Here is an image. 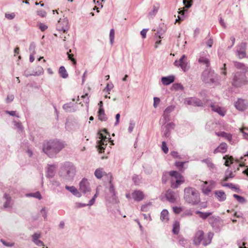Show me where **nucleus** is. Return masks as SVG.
Returning a JSON list of instances; mask_svg holds the SVG:
<instances>
[{"label":"nucleus","instance_id":"423d86ee","mask_svg":"<svg viewBox=\"0 0 248 248\" xmlns=\"http://www.w3.org/2000/svg\"><path fill=\"white\" fill-rule=\"evenodd\" d=\"M69 28L68 20L67 18H60L56 25V29L58 31L66 32Z\"/></svg>","mask_w":248,"mask_h":248},{"label":"nucleus","instance_id":"a19ab883","mask_svg":"<svg viewBox=\"0 0 248 248\" xmlns=\"http://www.w3.org/2000/svg\"><path fill=\"white\" fill-rule=\"evenodd\" d=\"M109 192L112 194V198L114 199L116 197V193L114 186L111 181L109 182Z\"/></svg>","mask_w":248,"mask_h":248},{"label":"nucleus","instance_id":"864d4df0","mask_svg":"<svg viewBox=\"0 0 248 248\" xmlns=\"http://www.w3.org/2000/svg\"><path fill=\"white\" fill-rule=\"evenodd\" d=\"M161 148L164 153L167 154L168 152L169 149L167 146L166 141H163L162 142Z\"/></svg>","mask_w":248,"mask_h":248},{"label":"nucleus","instance_id":"a878e982","mask_svg":"<svg viewBox=\"0 0 248 248\" xmlns=\"http://www.w3.org/2000/svg\"><path fill=\"white\" fill-rule=\"evenodd\" d=\"M235 176L232 170H230L229 169H227L225 171L224 177L223 179L224 181H227L230 178H232Z\"/></svg>","mask_w":248,"mask_h":248},{"label":"nucleus","instance_id":"7c9ffc66","mask_svg":"<svg viewBox=\"0 0 248 248\" xmlns=\"http://www.w3.org/2000/svg\"><path fill=\"white\" fill-rule=\"evenodd\" d=\"M107 141H103L100 142H98V145L97 146L98 150L100 153H102L104 152V150L105 149L106 146L107 145Z\"/></svg>","mask_w":248,"mask_h":248},{"label":"nucleus","instance_id":"13d9d810","mask_svg":"<svg viewBox=\"0 0 248 248\" xmlns=\"http://www.w3.org/2000/svg\"><path fill=\"white\" fill-rule=\"evenodd\" d=\"M168 175H169L168 172H163L162 177V182L163 184L166 183L167 180H168Z\"/></svg>","mask_w":248,"mask_h":248},{"label":"nucleus","instance_id":"7ed1b4c3","mask_svg":"<svg viewBox=\"0 0 248 248\" xmlns=\"http://www.w3.org/2000/svg\"><path fill=\"white\" fill-rule=\"evenodd\" d=\"M184 198L186 202L192 205H198L201 202L199 191L192 187L185 188Z\"/></svg>","mask_w":248,"mask_h":248},{"label":"nucleus","instance_id":"0e129e2a","mask_svg":"<svg viewBox=\"0 0 248 248\" xmlns=\"http://www.w3.org/2000/svg\"><path fill=\"white\" fill-rule=\"evenodd\" d=\"M41 237V234L40 233H34L32 236V241L34 243L36 241L38 240H39V238Z\"/></svg>","mask_w":248,"mask_h":248},{"label":"nucleus","instance_id":"5701e85b","mask_svg":"<svg viewBox=\"0 0 248 248\" xmlns=\"http://www.w3.org/2000/svg\"><path fill=\"white\" fill-rule=\"evenodd\" d=\"M213 237V233L211 232L208 233L207 236L205 237H203L202 245L204 246H206L210 244L211 242L212 238Z\"/></svg>","mask_w":248,"mask_h":248},{"label":"nucleus","instance_id":"a211bd4d","mask_svg":"<svg viewBox=\"0 0 248 248\" xmlns=\"http://www.w3.org/2000/svg\"><path fill=\"white\" fill-rule=\"evenodd\" d=\"M228 145L227 143L225 142H222L220 145L216 148L214 151V153L216 154L217 153H224L226 152L227 149Z\"/></svg>","mask_w":248,"mask_h":248},{"label":"nucleus","instance_id":"473e14b6","mask_svg":"<svg viewBox=\"0 0 248 248\" xmlns=\"http://www.w3.org/2000/svg\"><path fill=\"white\" fill-rule=\"evenodd\" d=\"M233 63L235 67L237 69H241L245 72L247 71L248 67L243 63L237 62H234Z\"/></svg>","mask_w":248,"mask_h":248},{"label":"nucleus","instance_id":"3c124183","mask_svg":"<svg viewBox=\"0 0 248 248\" xmlns=\"http://www.w3.org/2000/svg\"><path fill=\"white\" fill-rule=\"evenodd\" d=\"M35 44L34 42H31L29 46V51L31 54H35Z\"/></svg>","mask_w":248,"mask_h":248},{"label":"nucleus","instance_id":"f8f14e48","mask_svg":"<svg viewBox=\"0 0 248 248\" xmlns=\"http://www.w3.org/2000/svg\"><path fill=\"white\" fill-rule=\"evenodd\" d=\"M204 234L203 231L202 230H199L196 232L193 240L194 244L195 245L198 246L200 244L203 240Z\"/></svg>","mask_w":248,"mask_h":248},{"label":"nucleus","instance_id":"6ab92c4d","mask_svg":"<svg viewBox=\"0 0 248 248\" xmlns=\"http://www.w3.org/2000/svg\"><path fill=\"white\" fill-rule=\"evenodd\" d=\"M62 108L66 112H75L76 111L74 104L71 102L64 104L62 106Z\"/></svg>","mask_w":248,"mask_h":248},{"label":"nucleus","instance_id":"c03bdc74","mask_svg":"<svg viewBox=\"0 0 248 248\" xmlns=\"http://www.w3.org/2000/svg\"><path fill=\"white\" fill-rule=\"evenodd\" d=\"M102 169L98 168L97 169L94 171V175L98 179H101L103 176Z\"/></svg>","mask_w":248,"mask_h":248},{"label":"nucleus","instance_id":"e433bc0d","mask_svg":"<svg viewBox=\"0 0 248 248\" xmlns=\"http://www.w3.org/2000/svg\"><path fill=\"white\" fill-rule=\"evenodd\" d=\"M180 223L178 221H175L173 224L172 232L175 234H177L179 232Z\"/></svg>","mask_w":248,"mask_h":248},{"label":"nucleus","instance_id":"c756f323","mask_svg":"<svg viewBox=\"0 0 248 248\" xmlns=\"http://www.w3.org/2000/svg\"><path fill=\"white\" fill-rule=\"evenodd\" d=\"M98 119L102 121H106L107 118L105 116V110L103 108H99L98 110Z\"/></svg>","mask_w":248,"mask_h":248},{"label":"nucleus","instance_id":"c9c22d12","mask_svg":"<svg viewBox=\"0 0 248 248\" xmlns=\"http://www.w3.org/2000/svg\"><path fill=\"white\" fill-rule=\"evenodd\" d=\"M169 212L167 210L163 209L160 214V219L162 221L168 220Z\"/></svg>","mask_w":248,"mask_h":248},{"label":"nucleus","instance_id":"052dcab7","mask_svg":"<svg viewBox=\"0 0 248 248\" xmlns=\"http://www.w3.org/2000/svg\"><path fill=\"white\" fill-rule=\"evenodd\" d=\"M113 88V85L112 83H108L106 87L104 89V91L109 92L111 91V90Z\"/></svg>","mask_w":248,"mask_h":248},{"label":"nucleus","instance_id":"774afa93","mask_svg":"<svg viewBox=\"0 0 248 248\" xmlns=\"http://www.w3.org/2000/svg\"><path fill=\"white\" fill-rule=\"evenodd\" d=\"M40 212L42 214V216L44 217V219L45 220H46L47 219V213L46 210V208L45 207L42 208L40 211Z\"/></svg>","mask_w":248,"mask_h":248},{"label":"nucleus","instance_id":"20e7f679","mask_svg":"<svg viewBox=\"0 0 248 248\" xmlns=\"http://www.w3.org/2000/svg\"><path fill=\"white\" fill-rule=\"evenodd\" d=\"M201 79L204 83L211 84L217 81L218 75L214 70L207 68L202 73Z\"/></svg>","mask_w":248,"mask_h":248},{"label":"nucleus","instance_id":"58836bf2","mask_svg":"<svg viewBox=\"0 0 248 248\" xmlns=\"http://www.w3.org/2000/svg\"><path fill=\"white\" fill-rule=\"evenodd\" d=\"M71 53V50L69 49L67 52V55L68 56V58L69 60H71L73 65H76L77 63L76 60L74 58V54Z\"/></svg>","mask_w":248,"mask_h":248},{"label":"nucleus","instance_id":"6e6d98bb","mask_svg":"<svg viewBox=\"0 0 248 248\" xmlns=\"http://www.w3.org/2000/svg\"><path fill=\"white\" fill-rule=\"evenodd\" d=\"M39 29L42 31H44L47 29V26L42 23H39L38 24Z\"/></svg>","mask_w":248,"mask_h":248},{"label":"nucleus","instance_id":"bf43d9fd","mask_svg":"<svg viewBox=\"0 0 248 248\" xmlns=\"http://www.w3.org/2000/svg\"><path fill=\"white\" fill-rule=\"evenodd\" d=\"M135 124L133 120H131L129 123V125L128 127V132L131 133L135 127Z\"/></svg>","mask_w":248,"mask_h":248},{"label":"nucleus","instance_id":"f257e3e1","mask_svg":"<svg viewBox=\"0 0 248 248\" xmlns=\"http://www.w3.org/2000/svg\"><path fill=\"white\" fill-rule=\"evenodd\" d=\"M66 145L64 141L58 139L50 140L45 141L43 144V151L49 157L53 158Z\"/></svg>","mask_w":248,"mask_h":248},{"label":"nucleus","instance_id":"e2e57ef3","mask_svg":"<svg viewBox=\"0 0 248 248\" xmlns=\"http://www.w3.org/2000/svg\"><path fill=\"white\" fill-rule=\"evenodd\" d=\"M158 8L155 7V6H154L153 9L149 13V16H154L156 14Z\"/></svg>","mask_w":248,"mask_h":248},{"label":"nucleus","instance_id":"0eeeda50","mask_svg":"<svg viewBox=\"0 0 248 248\" xmlns=\"http://www.w3.org/2000/svg\"><path fill=\"white\" fill-rule=\"evenodd\" d=\"M186 57L185 55H182L178 61L176 60L174 62V65L177 67H180L184 72L188 70L189 67L187 66V63L186 61Z\"/></svg>","mask_w":248,"mask_h":248},{"label":"nucleus","instance_id":"4d7b16f0","mask_svg":"<svg viewBox=\"0 0 248 248\" xmlns=\"http://www.w3.org/2000/svg\"><path fill=\"white\" fill-rule=\"evenodd\" d=\"M174 126H175V124L173 123H172V122L169 123L166 125L165 128L167 130H170H170L171 129H174Z\"/></svg>","mask_w":248,"mask_h":248},{"label":"nucleus","instance_id":"2eb2a0df","mask_svg":"<svg viewBox=\"0 0 248 248\" xmlns=\"http://www.w3.org/2000/svg\"><path fill=\"white\" fill-rule=\"evenodd\" d=\"M175 77L173 75H170L167 77H162L161 78V82L164 85H169L173 83L174 81Z\"/></svg>","mask_w":248,"mask_h":248},{"label":"nucleus","instance_id":"9d476101","mask_svg":"<svg viewBox=\"0 0 248 248\" xmlns=\"http://www.w3.org/2000/svg\"><path fill=\"white\" fill-rule=\"evenodd\" d=\"M185 103L189 105H192L193 106H203V103L201 100L195 97H188L186 98L185 100Z\"/></svg>","mask_w":248,"mask_h":248},{"label":"nucleus","instance_id":"5fc2aeb1","mask_svg":"<svg viewBox=\"0 0 248 248\" xmlns=\"http://www.w3.org/2000/svg\"><path fill=\"white\" fill-rule=\"evenodd\" d=\"M226 63H223L222 66L220 67V74L223 75L224 76H226L227 72H226Z\"/></svg>","mask_w":248,"mask_h":248},{"label":"nucleus","instance_id":"79ce46f5","mask_svg":"<svg viewBox=\"0 0 248 248\" xmlns=\"http://www.w3.org/2000/svg\"><path fill=\"white\" fill-rule=\"evenodd\" d=\"M233 197L235 198L239 203H244L246 202V199L244 198V197L238 195L236 194H234L233 195Z\"/></svg>","mask_w":248,"mask_h":248},{"label":"nucleus","instance_id":"6e6552de","mask_svg":"<svg viewBox=\"0 0 248 248\" xmlns=\"http://www.w3.org/2000/svg\"><path fill=\"white\" fill-rule=\"evenodd\" d=\"M246 48L247 43L246 42H242L238 46L236 53L239 59H243L246 57Z\"/></svg>","mask_w":248,"mask_h":248},{"label":"nucleus","instance_id":"69168bd1","mask_svg":"<svg viewBox=\"0 0 248 248\" xmlns=\"http://www.w3.org/2000/svg\"><path fill=\"white\" fill-rule=\"evenodd\" d=\"M14 99V95H8L5 100L6 103L7 104L10 103V102L13 101Z\"/></svg>","mask_w":248,"mask_h":248},{"label":"nucleus","instance_id":"b1692460","mask_svg":"<svg viewBox=\"0 0 248 248\" xmlns=\"http://www.w3.org/2000/svg\"><path fill=\"white\" fill-rule=\"evenodd\" d=\"M3 198L5 199L6 201L4 202L3 204V207L4 208H9L12 206V203H11V197L7 194H4L3 196Z\"/></svg>","mask_w":248,"mask_h":248},{"label":"nucleus","instance_id":"39448f33","mask_svg":"<svg viewBox=\"0 0 248 248\" xmlns=\"http://www.w3.org/2000/svg\"><path fill=\"white\" fill-rule=\"evenodd\" d=\"M247 77L245 72H236L234 73L232 84L235 87H240L247 84Z\"/></svg>","mask_w":248,"mask_h":248},{"label":"nucleus","instance_id":"680f3d73","mask_svg":"<svg viewBox=\"0 0 248 248\" xmlns=\"http://www.w3.org/2000/svg\"><path fill=\"white\" fill-rule=\"evenodd\" d=\"M185 18V15L184 14H182L181 15H179L177 16V18L175 20V23L180 22L183 21Z\"/></svg>","mask_w":248,"mask_h":248},{"label":"nucleus","instance_id":"338daca9","mask_svg":"<svg viewBox=\"0 0 248 248\" xmlns=\"http://www.w3.org/2000/svg\"><path fill=\"white\" fill-rule=\"evenodd\" d=\"M37 15L42 17H44L46 15V12L43 10H38L37 11Z\"/></svg>","mask_w":248,"mask_h":248},{"label":"nucleus","instance_id":"ddd939ff","mask_svg":"<svg viewBox=\"0 0 248 248\" xmlns=\"http://www.w3.org/2000/svg\"><path fill=\"white\" fill-rule=\"evenodd\" d=\"M132 196L134 200L137 202L142 201L144 198L143 192L140 190H135L132 192Z\"/></svg>","mask_w":248,"mask_h":248},{"label":"nucleus","instance_id":"393cba45","mask_svg":"<svg viewBox=\"0 0 248 248\" xmlns=\"http://www.w3.org/2000/svg\"><path fill=\"white\" fill-rule=\"evenodd\" d=\"M43 69L42 67H39L38 72L33 71L32 73H30L29 71L26 70L24 72L23 75L26 77H28L31 76H39L43 73Z\"/></svg>","mask_w":248,"mask_h":248},{"label":"nucleus","instance_id":"cd10ccee","mask_svg":"<svg viewBox=\"0 0 248 248\" xmlns=\"http://www.w3.org/2000/svg\"><path fill=\"white\" fill-rule=\"evenodd\" d=\"M198 62L200 63H202L203 64L205 65L207 68H208L210 65V62L209 60L203 56H200V58L198 59Z\"/></svg>","mask_w":248,"mask_h":248},{"label":"nucleus","instance_id":"8fccbe9b","mask_svg":"<svg viewBox=\"0 0 248 248\" xmlns=\"http://www.w3.org/2000/svg\"><path fill=\"white\" fill-rule=\"evenodd\" d=\"M114 30L113 29H112L109 32V40H110V43L111 45H112L114 42Z\"/></svg>","mask_w":248,"mask_h":248},{"label":"nucleus","instance_id":"412c9836","mask_svg":"<svg viewBox=\"0 0 248 248\" xmlns=\"http://www.w3.org/2000/svg\"><path fill=\"white\" fill-rule=\"evenodd\" d=\"M215 195L219 202L224 201L226 199L225 193L222 190H216L214 192Z\"/></svg>","mask_w":248,"mask_h":248},{"label":"nucleus","instance_id":"bb28decb","mask_svg":"<svg viewBox=\"0 0 248 248\" xmlns=\"http://www.w3.org/2000/svg\"><path fill=\"white\" fill-rule=\"evenodd\" d=\"M195 214L199 215L200 218L205 220L212 214V212H203L200 211H196Z\"/></svg>","mask_w":248,"mask_h":248},{"label":"nucleus","instance_id":"aec40b11","mask_svg":"<svg viewBox=\"0 0 248 248\" xmlns=\"http://www.w3.org/2000/svg\"><path fill=\"white\" fill-rule=\"evenodd\" d=\"M55 165H49L46 170V177L48 178H52L55 174Z\"/></svg>","mask_w":248,"mask_h":248},{"label":"nucleus","instance_id":"1a4fd4ad","mask_svg":"<svg viewBox=\"0 0 248 248\" xmlns=\"http://www.w3.org/2000/svg\"><path fill=\"white\" fill-rule=\"evenodd\" d=\"M79 190L85 194L91 191L90 183L86 178H83L79 183Z\"/></svg>","mask_w":248,"mask_h":248},{"label":"nucleus","instance_id":"f3484780","mask_svg":"<svg viewBox=\"0 0 248 248\" xmlns=\"http://www.w3.org/2000/svg\"><path fill=\"white\" fill-rule=\"evenodd\" d=\"M210 106L212 111L217 113L221 116H225L226 112L221 107L218 106H216L213 103L211 104Z\"/></svg>","mask_w":248,"mask_h":248},{"label":"nucleus","instance_id":"37998d69","mask_svg":"<svg viewBox=\"0 0 248 248\" xmlns=\"http://www.w3.org/2000/svg\"><path fill=\"white\" fill-rule=\"evenodd\" d=\"M221 185L223 186L228 187L230 188L234 189L235 190V191L236 192H238V191H239V188L236 187L232 183L222 184Z\"/></svg>","mask_w":248,"mask_h":248},{"label":"nucleus","instance_id":"72a5a7b5","mask_svg":"<svg viewBox=\"0 0 248 248\" xmlns=\"http://www.w3.org/2000/svg\"><path fill=\"white\" fill-rule=\"evenodd\" d=\"M223 159L225 160L224 165L226 166L229 167L233 163V158L231 156L226 155L223 157Z\"/></svg>","mask_w":248,"mask_h":248},{"label":"nucleus","instance_id":"4c0bfd02","mask_svg":"<svg viewBox=\"0 0 248 248\" xmlns=\"http://www.w3.org/2000/svg\"><path fill=\"white\" fill-rule=\"evenodd\" d=\"M202 162L206 163L207 167L210 169H213L215 168L214 164L209 158L203 159L202 160Z\"/></svg>","mask_w":248,"mask_h":248},{"label":"nucleus","instance_id":"49530a36","mask_svg":"<svg viewBox=\"0 0 248 248\" xmlns=\"http://www.w3.org/2000/svg\"><path fill=\"white\" fill-rule=\"evenodd\" d=\"M179 244L184 247H187L188 245V241L184 238L181 237L179 239Z\"/></svg>","mask_w":248,"mask_h":248},{"label":"nucleus","instance_id":"f03ea898","mask_svg":"<svg viewBox=\"0 0 248 248\" xmlns=\"http://www.w3.org/2000/svg\"><path fill=\"white\" fill-rule=\"evenodd\" d=\"M76 173V168L72 162L66 161L61 166L59 174L63 179L72 181Z\"/></svg>","mask_w":248,"mask_h":248},{"label":"nucleus","instance_id":"9b49d317","mask_svg":"<svg viewBox=\"0 0 248 248\" xmlns=\"http://www.w3.org/2000/svg\"><path fill=\"white\" fill-rule=\"evenodd\" d=\"M235 107L239 110L244 111L247 108V102L242 99H238L234 103Z\"/></svg>","mask_w":248,"mask_h":248},{"label":"nucleus","instance_id":"09e8293b","mask_svg":"<svg viewBox=\"0 0 248 248\" xmlns=\"http://www.w3.org/2000/svg\"><path fill=\"white\" fill-rule=\"evenodd\" d=\"M183 2L185 7L187 9L191 7L193 2L192 0H183Z\"/></svg>","mask_w":248,"mask_h":248},{"label":"nucleus","instance_id":"4be33fe9","mask_svg":"<svg viewBox=\"0 0 248 248\" xmlns=\"http://www.w3.org/2000/svg\"><path fill=\"white\" fill-rule=\"evenodd\" d=\"M65 189L71 192L74 196L77 197H80L81 194L78 192V189L74 186H65Z\"/></svg>","mask_w":248,"mask_h":248},{"label":"nucleus","instance_id":"a18cd8bd","mask_svg":"<svg viewBox=\"0 0 248 248\" xmlns=\"http://www.w3.org/2000/svg\"><path fill=\"white\" fill-rule=\"evenodd\" d=\"M172 88L175 91L183 90L184 87L181 83H174L172 85Z\"/></svg>","mask_w":248,"mask_h":248},{"label":"nucleus","instance_id":"4468645a","mask_svg":"<svg viewBox=\"0 0 248 248\" xmlns=\"http://www.w3.org/2000/svg\"><path fill=\"white\" fill-rule=\"evenodd\" d=\"M175 107L174 106H170L168 107L164 110L163 117L164 119L165 123L169 120L170 113L174 110Z\"/></svg>","mask_w":248,"mask_h":248},{"label":"nucleus","instance_id":"603ef678","mask_svg":"<svg viewBox=\"0 0 248 248\" xmlns=\"http://www.w3.org/2000/svg\"><path fill=\"white\" fill-rule=\"evenodd\" d=\"M186 162L176 161L175 163V165L179 169V170H182L184 168V164Z\"/></svg>","mask_w":248,"mask_h":248},{"label":"nucleus","instance_id":"dca6fc26","mask_svg":"<svg viewBox=\"0 0 248 248\" xmlns=\"http://www.w3.org/2000/svg\"><path fill=\"white\" fill-rule=\"evenodd\" d=\"M167 200L170 202H174L176 201L175 192L171 189H168L165 194Z\"/></svg>","mask_w":248,"mask_h":248},{"label":"nucleus","instance_id":"c85d7f7f","mask_svg":"<svg viewBox=\"0 0 248 248\" xmlns=\"http://www.w3.org/2000/svg\"><path fill=\"white\" fill-rule=\"evenodd\" d=\"M59 74L61 77L63 78H66L68 77V74L63 66H61L59 69Z\"/></svg>","mask_w":248,"mask_h":248},{"label":"nucleus","instance_id":"f704fd0d","mask_svg":"<svg viewBox=\"0 0 248 248\" xmlns=\"http://www.w3.org/2000/svg\"><path fill=\"white\" fill-rule=\"evenodd\" d=\"M26 196L28 197H34L39 200L42 199V196L39 191H37L34 193H29L26 194Z\"/></svg>","mask_w":248,"mask_h":248},{"label":"nucleus","instance_id":"ea45409f","mask_svg":"<svg viewBox=\"0 0 248 248\" xmlns=\"http://www.w3.org/2000/svg\"><path fill=\"white\" fill-rule=\"evenodd\" d=\"M169 175L171 177H174L175 179L182 177V175L176 170L170 171L169 173Z\"/></svg>","mask_w":248,"mask_h":248},{"label":"nucleus","instance_id":"de8ad7c7","mask_svg":"<svg viewBox=\"0 0 248 248\" xmlns=\"http://www.w3.org/2000/svg\"><path fill=\"white\" fill-rule=\"evenodd\" d=\"M143 168L144 169V171L146 174H150L152 173L153 171V169L151 166L148 165L146 166H143Z\"/></svg>","mask_w":248,"mask_h":248},{"label":"nucleus","instance_id":"2f4dec72","mask_svg":"<svg viewBox=\"0 0 248 248\" xmlns=\"http://www.w3.org/2000/svg\"><path fill=\"white\" fill-rule=\"evenodd\" d=\"M184 182V179L183 176H182V178H176L175 181V183H172L171 185V187L173 188H177L179 187V186Z\"/></svg>","mask_w":248,"mask_h":248}]
</instances>
